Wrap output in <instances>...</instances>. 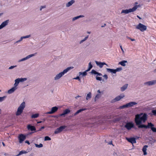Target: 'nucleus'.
<instances>
[{"label": "nucleus", "instance_id": "nucleus-34", "mask_svg": "<svg viewBox=\"0 0 156 156\" xmlns=\"http://www.w3.org/2000/svg\"><path fill=\"white\" fill-rule=\"evenodd\" d=\"M19 79L20 80V82H23L24 81H26L27 80V78H19Z\"/></svg>", "mask_w": 156, "mask_h": 156}, {"label": "nucleus", "instance_id": "nucleus-6", "mask_svg": "<svg viewBox=\"0 0 156 156\" xmlns=\"http://www.w3.org/2000/svg\"><path fill=\"white\" fill-rule=\"evenodd\" d=\"M156 84V80H153L144 82V85L145 86H149L155 85Z\"/></svg>", "mask_w": 156, "mask_h": 156}, {"label": "nucleus", "instance_id": "nucleus-51", "mask_svg": "<svg viewBox=\"0 0 156 156\" xmlns=\"http://www.w3.org/2000/svg\"><path fill=\"white\" fill-rule=\"evenodd\" d=\"M89 37V35H87V36H86L82 40L84 41H85L86 40H87V39Z\"/></svg>", "mask_w": 156, "mask_h": 156}, {"label": "nucleus", "instance_id": "nucleus-49", "mask_svg": "<svg viewBox=\"0 0 156 156\" xmlns=\"http://www.w3.org/2000/svg\"><path fill=\"white\" fill-rule=\"evenodd\" d=\"M121 119V118L120 117H118L115 119V122L116 121H119Z\"/></svg>", "mask_w": 156, "mask_h": 156}, {"label": "nucleus", "instance_id": "nucleus-56", "mask_svg": "<svg viewBox=\"0 0 156 156\" xmlns=\"http://www.w3.org/2000/svg\"><path fill=\"white\" fill-rule=\"evenodd\" d=\"M46 114H52L53 113H52V112H51V111L50 112H46Z\"/></svg>", "mask_w": 156, "mask_h": 156}, {"label": "nucleus", "instance_id": "nucleus-19", "mask_svg": "<svg viewBox=\"0 0 156 156\" xmlns=\"http://www.w3.org/2000/svg\"><path fill=\"white\" fill-rule=\"evenodd\" d=\"M154 125L152 123V126H148V127L145 128V129L150 128L151 130L154 132H156V128L153 127Z\"/></svg>", "mask_w": 156, "mask_h": 156}, {"label": "nucleus", "instance_id": "nucleus-40", "mask_svg": "<svg viewBox=\"0 0 156 156\" xmlns=\"http://www.w3.org/2000/svg\"><path fill=\"white\" fill-rule=\"evenodd\" d=\"M31 37L30 35H29L27 36H24L22 37H21L22 38V39H23L24 38H28L29 37Z\"/></svg>", "mask_w": 156, "mask_h": 156}, {"label": "nucleus", "instance_id": "nucleus-64", "mask_svg": "<svg viewBox=\"0 0 156 156\" xmlns=\"http://www.w3.org/2000/svg\"><path fill=\"white\" fill-rule=\"evenodd\" d=\"M130 40L132 41H135V39H132V38H131L130 39Z\"/></svg>", "mask_w": 156, "mask_h": 156}, {"label": "nucleus", "instance_id": "nucleus-44", "mask_svg": "<svg viewBox=\"0 0 156 156\" xmlns=\"http://www.w3.org/2000/svg\"><path fill=\"white\" fill-rule=\"evenodd\" d=\"M96 79L97 80L101 81L102 80V77H98L97 76H96Z\"/></svg>", "mask_w": 156, "mask_h": 156}, {"label": "nucleus", "instance_id": "nucleus-57", "mask_svg": "<svg viewBox=\"0 0 156 156\" xmlns=\"http://www.w3.org/2000/svg\"><path fill=\"white\" fill-rule=\"evenodd\" d=\"M18 84L16 83V82L14 84V86L13 87H17V86L18 85Z\"/></svg>", "mask_w": 156, "mask_h": 156}, {"label": "nucleus", "instance_id": "nucleus-26", "mask_svg": "<svg viewBox=\"0 0 156 156\" xmlns=\"http://www.w3.org/2000/svg\"><path fill=\"white\" fill-rule=\"evenodd\" d=\"M107 71L110 73H115V69H111L109 68H106Z\"/></svg>", "mask_w": 156, "mask_h": 156}, {"label": "nucleus", "instance_id": "nucleus-33", "mask_svg": "<svg viewBox=\"0 0 156 156\" xmlns=\"http://www.w3.org/2000/svg\"><path fill=\"white\" fill-rule=\"evenodd\" d=\"M39 116V114H35L31 115V118H35L38 117Z\"/></svg>", "mask_w": 156, "mask_h": 156}, {"label": "nucleus", "instance_id": "nucleus-50", "mask_svg": "<svg viewBox=\"0 0 156 156\" xmlns=\"http://www.w3.org/2000/svg\"><path fill=\"white\" fill-rule=\"evenodd\" d=\"M73 79L75 80H78L79 81H80V79L79 76H77L76 77L74 78Z\"/></svg>", "mask_w": 156, "mask_h": 156}, {"label": "nucleus", "instance_id": "nucleus-32", "mask_svg": "<svg viewBox=\"0 0 156 156\" xmlns=\"http://www.w3.org/2000/svg\"><path fill=\"white\" fill-rule=\"evenodd\" d=\"M101 96V95L100 94H97V95L96 96L94 100L95 101H96V100L99 99V98H100Z\"/></svg>", "mask_w": 156, "mask_h": 156}, {"label": "nucleus", "instance_id": "nucleus-29", "mask_svg": "<svg viewBox=\"0 0 156 156\" xmlns=\"http://www.w3.org/2000/svg\"><path fill=\"white\" fill-rule=\"evenodd\" d=\"M91 98V92H89L87 95L86 97V99L87 100H88Z\"/></svg>", "mask_w": 156, "mask_h": 156}, {"label": "nucleus", "instance_id": "nucleus-1", "mask_svg": "<svg viewBox=\"0 0 156 156\" xmlns=\"http://www.w3.org/2000/svg\"><path fill=\"white\" fill-rule=\"evenodd\" d=\"M147 119V115L145 113H141L136 115L135 121L136 125L139 128H147L149 126L152 125V123L151 122H148L147 125L142 124V122L145 123Z\"/></svg>", "mask_w": 156, "mask_h": 156}, {"label": "nucleus", "instance_id": "nucleus-16", "mask_svg": "<svg viewBox=\"0 0 156 156\" xmlns=\"http://www.w3.org/2000/svg\"><path fill=\"white\" fill-rule=\"evenodd\" d=\"M17 89V87H13L8 91V93L9 94H11L13 93L15 90Z\"/></svg>", "mask_w": 156, "mask_h": 156}, {"label": "nucleus", "instance_id": "nucleus-5", "mask_svg": "<svg viewBox=\"0 0 156 156\" xmlns=\"http://www.w3.org/2000/svg\"><path fill=\"white\" fill-rule=\"evenodd\" d=\"M136 28L140 30L142 32H143L146 30L147 27L141 23H139L136 26Z\"/></svg>", "mask_w": 156, "mask_h": 156}, {"label": "nucleus", "instance_id": "nucleus-46", "mask_svg": "<svg viewBox=\"0 0 156 156\" xmlns=\"http://www.w3.org/2000/svg\"><path fill=\"white\" fill-rule=\"evenodd\" d=\"M93 67V66L91 64V62H90L88 64V68L91 69Z\"/></svg>", "mask_w": 156, "mask_h": 156}, {"label": "nucleus", "instance_id": "nucleus-9", "mask_svg": "<svg viewBox=\"0 0 156 156\" xmlns=\"http://www.w3.org/2000/svg\"><path fill=\"white\" fill-rule=\"evenodd\" d=\"M125 127L128 130L134 127V124L132 122H127L125 126Z\"/></svg>", "mask_w": 156, "mask_h": 156}, {"label": "nucleus", "instance_id": "nucleus-61", "mask_svg": "<svg viewBox=\"0 0 156 156\" xmlns=\"http://www.w3.org/2000/svg\"><path fill=\"white\" fill-rule=\"evenodd\" d=\"M84 42V41L83 40H82L80 41L79 44H81L82 43H83Z\"/></svg>", "mask_w": 156, "mask_h": 156}, {"label": "nucleus", "instance_id": "nucleus-23", "mask_svg": "<svg viewBox=\"0 0 156 156\" xmlns=\"http://www.w3.org/2000/svg\"><path fill=\"white\" fill-rule=\"evenodd\" d=\"M84 17V16H83V15H80V16H76V17L73 18L72 19V20L73 21H74L75 20L80 18H82V17Z\"/></svg>", "mask_w": 156, "mask_h": 156}, {"label": "nucleus", "instance_id": "nucleus-60", "mask_svg": "<svg viewBox=\"0 0 156 156\" xmlns=\"http://www.w3.org/2000/svg\"><path fill=\"white\" fill-rule=\"evenodd\" d=\"M44 126H42L41 128L38 131H41L42 129H44Z\"/></svg>", "mask_w": 156, "mask_h": 156}, {"label": "nucleus", "instance_id": "nucleus-12", "mask_svg": "<svg viewBox=\"0 0 156 156\" xmlns=\"http://www.w3.org/2000/svg\"><path fill=\"white\" fill-rule=\"evenodd\" d=\"M70 112V110L68 109H66L63 111V112L60 115V116H64L66 115L67 114L69 113Z\"/></svg>", "mask_w": 156, "mask_h": 156}, {"label": "nucleus", "instance_id": "nucleus-36", "mask_svg": "<svg viewBox=\"0 0 156 156\" xmlns=\"http://www.w3.org/2000/svg\"><path fill=\"white\" fill-rule=\"evenodd\" d=\"M6 96H4L2 97H0V102H2L6 98Z\"/></svg>", "mask_w": 156, "mask_h": 156}, {"label": "nucleus", "instance_id": "nucleus-3", "mask_svg": "<svg viewBox=\"0 0 156 156\" xmlns=\"http://www.w3.org/2000/svg\"><path fill=\"white\" fill-rule=\"evenodd\" d=\"M25 106V103L23 101V102L19 107L17 109L16 115L18 116L20 115L23 112V110Z\"/></svg>", "mask_w": 156, "mask_h": 156}, {"label": "nucleus", "instance_id": "nucleus-31", "mask_svg": "<svg viewBox=\"0 0 156 156\" xmlns=\"http://www.w3.org/2000/svg\"><path fill=\"white\" fill-rule=\"evenodd\" d=\"M62 131H61V129H60L59 128H58L56 129L55 130L54 132V133L55 134H57L60 133Z\"/></svg>", "mask_w": 156, "mask_h": 156}, {"label": "nucleus", "instance_id": "nucleus-13", "mask_svg": "<svg viewBox=\"0 0 156 156\" xmlns=\"http://www.w3.org/2000/svg\"><path fill=\"white\" fill-rule=\"evenodd\" d=\"M125 97V95H123L122 96H118L115 98L113 100V102H116L118 101L121 100V99Z\"/></svg>", "mask_w": 156, "mask_h": 156}, {"label": "nucleus", "instance_id": "nucleus-55", "mask_svg": "<svg viewBox=\"0 0 156 156\" xmlns=\"http://www.w3.org/2000/svg\"><path fill=\"white\" fill-rule=\"evenodd\" d=\"M120 48H121V50H122V53H124V51L123 50V48H122V45H120Z\"/></svg>", "mask_w": 156, "mask_h": 156}, {"label": "nucleus", "instance_id": "nucleus-48", "mask_svg": "<svg viewBox=\"0 0 156 156\" xmlns=\"http://www.w3.org/2000/svg\"><path fill=\"white\" fill-rule=\"evenodd\" d=\"M46 8V6L45 5H44V6H41L40 7V11H41L43 9H44V8Z\"/></svg>", "mask_w": 156, "mask_h": 156}, {"label": "nucleus", "instance_id": "nucleus-28", "mask_svg": "<svg viewBox=\"0 0 156 156\" xmlns=\"http://www.w3.org/2000/svg\"><path fill=\"white\" fill-rule=\"evenodd\" d=\"M27 153V152L26 151L24 150H22L18 154L16 155V156H19L23 154H26Z\"/></svg>", "mask_w": 156, "mask_h": 156}, {"label": "nucleus", "instance_id": "nucleus-22", "mask_svg": "<svg viewBox=\"0 0 156 156\" xmlns=\"http://www.w3.org/2000/svg\"><path fill=\"white\" fill-rule=\"evenodd\" d=\"M86 109V108H81L79 110H78L76 112H75L74 114V115L75 116L77 115L78 114L81 112L84 111Z\"/></svg>", "mask_w": 156, "mask_h": 156}, {"label": "nucleus", "instance_id": "nucleus-45", "mask_svg": "<svg viewBox=\"0 0 156 156\" xmlns=\"http://www.w3.org/2000/svg\"><path fill=\"white\" fill-rule=\"evenodd\" d=\"M15 82H16V83H17L18 84L20 82V80L19 79V78L16 79L15 80Z\"/></svg>", "mask_w": 156, "mask_h": 156}, {"label": "nucleus", "instance_id": "nucleus-18", "mask_svg": "<svg viewBox=\"0 0 156 156\" xmlns=\"http://www.w3.org/2000/svg\"><path fill=\"white\" fill-rule=\"evenodd\" d=\"M75 1L74 0H71L70 1L68 2L66 4V6L67 7H68L72 5L74 3Z\"/></svg>", "mask_w": 156, "mask_h": 156}, {"label": "nucleus", "instance_id": "nucleus-2", "mask_svg": "<svg viewBox=\"0 0 156 156\" xmlns=\"http://www.w3.org/2000/svg\"><path fill=\"white\" fill-rule=\"evenodd\" d=\"M73 67H69L67 68L63 71L60 73L56 75L54 77V80H57L61 78L66 73L69 71L70 69H73Z\"/></svg>", "mask_w": 156, "mask_h": 156}, {"label": "nucleus", "instance_id": "nucleus-21", "mask_svg": "<svg viewBox=\"0 0 156 156\" xmlns=\"http://www.w3.org/2000/svg\"><path fill=\"white\" fill-rule=\"evenodd\" d=\"M128 86V84H126L123 86L121 87V90L122 91H123L125 90L127 88Z\"/></svg>", "mask_w": 156, "mask_h": 156}, {"label": "nucleus", "instance_id": "nucleus-43", "mask_svg": "<svg viewBox=\"0 0 156 156\" xmlns=\"http://www.w3.org/2000/svg\"><path fill=\"white\" fill-rule=\"evenodd\" d=\"M151 112L152 113L153 115L156 116V110H152Z\"/></svg>", "mask_w": 156, "mask_h": 156}, {"label": "nucleus", "instance_id": "nucleus-63", "mask_svg": "<svg viewBox=\"0 0 156 156\" xmlns=\"http://www.w3.org/2000/svg\"><path fill=\"white\" fill-rule=\"evenodd\" d=\"M81 97L79 95H77L76 97H75V98L76 99H77L78 98H79V97Z\"/></svg>", "mask_w": 156, "mask_h": 156}, {"label": "nucleus", "instance_id": "nucleus-35", "mask_svg": "<svg viewBox=\"0 0 156 156\" xmlns=\"http://www.w3.org/2000/svg\"><path fill=\"white\" fill-rule=\"evenodd\" d=\"M35 146L37 148H41L43 147V145L42 144H35Z\"/></svg>", "mask_w": 156, "mask_h": 156}, {"label": "nucleus", "instance_id": "nucleus-38", "mask_svg": "<svg viewBox=\"0 0 156 156\" xmlns=\"http://www.w3.org/2000/svg\"><path fill=\"white\" fill-rule=\"evenodd\" d=\"M51 140V138L49 137L48 136H46L44 137V141H47V140Z\"/></svg>", "mask_w": 156, "mask_h": 156}, {"label": "nucleus", "instance_id": "nucleus-10", "mask_svg": "<svg viewBox=\"0 0 156 156\" xmlns=\"http://www.w3.org/2000/svg\"><path fill=\"white\" fill-rule=\"evenodd\" d=\"M95 62L96 65L98 66L100 68H102L104 65H106L108 66V65L105 62H98L96 61H95Z\"/></svg>", "mask_w": 156, "mask_h": 156}, {"label": "nucleus", "instance_id": "nucleus-11", "mask_svg": "<svg viewBox=\"0 0 156 156\" xmlns=\"http://www.w3.org/2000/svg\"><path fill=\"white\" fill-rule=\"evenodd\" d=\"M126 139L129 142L133 144L135 143L136 142L135 138L134 137H132L130 138H126Z\"/></svg>", "mask_w": 156, "mask_h": 156}, {"label": "nucleus", "instance_id": "nucleus-58", "mask_svg": "<svg viewBox=\"0 0 156 156\" xmlns=\"http://www.w3.org/2000/svg\"><path fill=\"white\" fill-rule=\"evenodd\" d=\"M97 74L99 76H102V74L101 73H98V72H97Z\"/></svg>", "mask_w": 156, "mask_h": 156}, {"label": "nucleus", "instance_id": "nucleus-15", "mask_svg": "<svg viewBox=\"0 0 156 156\" xmlns=\"http://www.w3.org/2000/svg\"><path fill=\"white\" fill-rule=\"evenodd\" d=\"M128 108L133 107L134 105H137V103L135 101L130 102L127 103Z\"/></svg>", "mask_w": 156, "mask_h": 156}, {"label": "nucleus", "instance_id": "nucleus-39", "mask_svg": "<svg viewBox=\"0 0 156 156\" xmlns=\"http://www.w3.org/2000/svg\"><path fill=\"white\" fill-rule=\"evenodd\" d=\"M66 127V126H60L59 128L61 129V131H62Z\"/></svg>", "mask_w": 156, "mask_h": 156}, {"label": "nucleus", "instance_id": "nucleus-52", "mask_svg": "<svg viewBox=\"0 0 156 156\" xmlns=\"http://www.w3.org/2000/svg\"><path fill=\"white\" fill-rule=\"evenodd\" d=\"M23 40V39H22V38L21 37L20 40L17 41H16L15 43V44H16V43H18L20 42L22 40Z\"/></svg>", "mask_w": 156, "mask_h": 156}, {"label": "nucleus", "instance_id": "nucleus-14", "mask_svg": "<svg viewBox=\"0 0 156 156\" xmlns=\"http://www.w3.org/2000/svg\"><path fill=\"white\" fill-rule=\"evenodd\" d=\"M27 128L28 130H30L31 131H35L36 130V128L35 126L30 124L28 125Z\"/></svg>", "mask_w": 156, "mask_h": 156}, {"label": "nucleus", "instance_id": "nucleus-47", "mask_svg": "<svg viewBox=\"0 0 156 156\" xmlns=\"http://www.w3.org/2000/svg\"><path fill=\"white\" fill-rule=\"evenodd\" d=\"M16 67H17L16 65L11 66H10V67H9V68L8 69H13L14 68Z\"/></svg>", "mask_w": 156, "mask_h": 156}, {"label": "nucleus", "instance_id": "nucleus-30", "mask_svg": "<svg viewBox=\"0 0 156 156\" xmlns=\"http://www.w3.org/2000/svg\"><path fill=\"white\" fill-rule=\"evenodd\" d=\"M79 73V76H80L81 75H82L83 76H85L87 74V72L85 71L83 72H80Z\"/></svg>", "mask_w": 156, "mask_h": 156}, {"label": "nucleus", "instance_id": "nucleus-24", "mask_svg": "<svg viewBox=\"0 0 156 156\" xmlns=\"http://www.w3.org/2000/svg\"><path fill=\"white\" fill-rule=\"evenodd\" d=\"M127 62L126 60H122L119 62V64H120L121 66H126V63H127Z\"/></svg>", "mask_w": 156, "mask_h": 156}, {"label": "nucleus", "instance_id": "nucleus-25", "mask_svg": "<svg viewBox=\"0 0 156 156\" xmlns=\"http://www.w3.org/2000/svg\"><path fill=\"white\" fill-rule=\"evenodd\" d=\"M58 109V108L56 106L54 107L51 108V111L53 114L56 112L57 111Z\"/></svg>", "mask_w": 156, "mask_h": 156}, {"label": "nucleus", "instance_id": "nucleus-17", "mask_svg": "<svg viewBox=\"0 0 156 156\" xmlns=\"http://www.w3.org/2000/svg\"><path fill=\"white\" fill-rule=\"evenodd\" d=\"M9 20H7L3 22L1 25L2 28L7 25L9 23Z\"/></svg>", "mask_w": 156, "mask_h": 156}, {"label": "nucleus", "instance_id": "nucleus-53", "mask_svg": "<svg viewBox=\"0 0 156 156\" xmlns=\"http://www.w3.org/2000/svg\"><path fill=\"white\" fill-rule=\"evenodd\" d=\"M3 154L5 156H10V154H9L6 153H3Z\"/></svg>", "mask_w": 156, "mask_h": 156}, {"label": "nucleus", "instance_id": "nucleus-62", "mask_svg": "<svg viewBox=\"0 0 156 156\" xmlns=\"http://www.w3.org/2000/svg\"><path fill=\"white\" fill-rule=\"evenodd\" d=\"M91 69L89 68H88V69L86 70L85 71L87 72H88Z\"/></svg>", "mask_w": 156, "mask_h": 156}, {"label": "nucleus", "instance_id": "nucleus-42", "mask_svg": "<svg viewBox=\"0 0 156 156\" xmlns=\"http://www.w3.org/2000/svg\"><path fill=\"white\" fill-rule=\"evenodd\" d=\"M97 72L94 69H92L91 72V74H97Z\"/></svg>", "mask_w": 156, "mask_h": 156}, {"label": "nucleus", "instance_id": "nucleus-59", "mask_svg": "<svg viewBox=\"0 0 156 156\" xmlns=\"http://www.w3.org/2000/svg\"><path fill=\"white\" fill-rule=\"evenodd\" d=\"M25 143H26L27 144H28L29 145L30 144V143L29 142L28 140H26L25 141Z\"/></svg>", "mask_w": 156, "mask_h": 156}, {"label": "nucleus", "instance_id": "nucleus-7", "mask_svg": "<svg viewBox=\"0 0 156 156\" xmlns=\"http://www.w3.org/2000/svg\"><path fill=\"white\" fill-rule=\"evenodd\" d=\"M37 54L36 53H35L34 54H30L27 55L26 57L23 58L19 60L18 61L19 62H20L22 61H23L26 60H27V59L30 58L31 57L34 56Z\"/></svg>", "mask_w": 156, "mask_h": 156}, {"label": "nucleus", "instance_id": "nucleus-8", "mask_svg": "<svg viewBox=\"0 0 156 156\" xmlns=\"http://www.w3.org/2000/svg\"><path fill=\"white\" fill-rule=\"evenodd\" d=\"M26 139V136L23 134H19L18 136L19 142L20 143H22L23 141Z\"/></svg>", "mask_w": 156, "mask_h": 156}, {"label": "nucleus", "instance_id": "nucleus-4", "mask_svg": "<svg viewBox=\"0 0 156 156\" xmlns=\"http://www.w3.org/2000/svg\"><path fill=\"white\" fill-rule=\"evenodd\" d=\"M139 5H135L132 9H126V10H122L121 12V13H124L125 14H128L129 12H133L136 11V9L139 7Z\"/></svg>", "mask_w": 156, "mask_h": 156}, {"label": "nucleus", "instance_id": "nucleus-41", "mask_svg": "<svg viewBox=\"0 0 156 156\" xmlns=\"http://www.w3.org/2000/svg\"><path fill=\"white\" fill-rule=\"evenodd\" d=\"M97 72L94 69H92L91 72V74H97Z\"/></svg>", "mask_w": 156, "mask_h": 156}, {"label": "nucleus", "instance_id": "nucleus-37", "mask_svg": "<svg viewBox=\"0 0 156 156\" xmlns=\"http://www.w3.org/2000/svg\"><path fill=\"white\" fill-rule=\"evenodd\" d=\"M122 70V68L121 67L117 68L116 69H115V73L117 72H119Z\"/></svg>", "mask_w": 156, "mask_h": 156}, {"label": "nucleus", "instance_id": "nucleus-20", "mask_svg": "<svg viewBox=\"0 0 156 156\" xmlns=\"http://www.w3.org/2000/svg\"><path fill=\"white\" fill-rule=\"evenodd\" d=\"M148 147V146L145 145L144 146L142 149V151L144 153V155H146L147 154L146 151L147 148Z\"/></svg>", "mask_w": 156, "mask_h": 156}, {"label": "nucleus", "instance_id": "nucleus-54", "mask_svg": "<svg viewBox=\"0 0 156 156\" xmlns=\"http://www.w3.org/2000/svg\"><path fill=\"white\" fill-rule=\"evenodd\" d=\"M103 77H104L106 80H107L108 78V76L107 75L105 74L103 76Z\"/></svg>", "mask_w": 156, "mask_h": 156}, {"label": "nucleus", "instance_id": "nucleus-27", "mask_svg": "<svg viewBox=\"0 0 156 156\" xmlns=\"http://www.w3.org/2000/svg\"><path fill=\"white\" fill-rule=\"evenodd\" d=\"M128 108V105L127 103L125 105H123L122 106H120L119 108V109H124L126 108Z\"/></svg>", "mask_w": 156, "mask_h": 156}]
</instances>
